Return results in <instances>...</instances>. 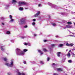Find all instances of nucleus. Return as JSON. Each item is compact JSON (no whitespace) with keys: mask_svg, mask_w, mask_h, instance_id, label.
Here are the masks:
<instances>
[{"mask_svg":"<svg viewBox=\"0 0 75 75\" xmlns=\"http://www.w3.org/2000/svg\"><path fill=\"white\" fill-rule=\"evenodd\" d=\"M16 50L18 52L17 54H18L19 55H24V52H21V50L17 48ZM20 52H21L20 53Z\"/></svg>","mask_w":75,"mask_h":75,"instance_id":"nucleus-1","label":"nucleus"},{"mask_svg":"<svg viewBox=\"0 0 75 75\" xmlns=\"http://www.w3.org/2000/svg\"><path fill=\"white\" fill-rule=\"evenodd\" d=\"M5 65H6V66L9 67H13V62H11V64L8 63H6L5 64Z\"/></svg>","mask_w":75,"mask_h":75,"instance_id":"nucleus-2","label":"nucleus"},{"mask_svg":"<svg viewBox=\"0 0 75 75\" xmlns=\"http://www.w3.org/2000/svg\"><path fill=\"white\" fill-rule=\"evenodd\" d=\"M19 6H21V4L22 5H26L27 4V3L24 1L19 2Z\"/></svg>","mask_w":75,"mask_h":75,"instance_id":"nucleus-3","label":"nucleus"},{"mask_svg":"<svg viewBox=\"0 0 75 75\" xmlns=\"http://www.w3.org/2000/svg\"><path fill=\"white\" fill-rule=\"evenodd\" d=\"M20 21L21 22L22 24H25V19L23 18H22L20 20Z\"/></svg>","mask_w":75,"mask_h":75,"instance_id":"nucleus-4","label":"nucleus"},{"mask_svg":"<svg viewBox=\"0 0 75 75\" xmlns=\"http://www.w3.org/2000/svg\"><path fill=\"white\" fill-rule=\"evenodd\" d=\"M74 44L73 43H70V44H68V43H67L66 44V46H68L69 47V46H71V47H72L73 45H74Z\"/></svg>","mask_w":75,"mask_h":75,"instance_id":"nucleus-5","label":"nucleus"},{"mask_svg":"<svg viewBox=\"0 0 75 75\" xmlns=\"http://www.w3.org/2000/svg\"><path fill=\"white\" fill-rule=\"evenodd\" d=\"M40 14V11H38L36 14L34 16V17H37L39 16Z\"/></svg>","mask_w":75,"mask_h":75,"instance_id":"nucleus-6","label":"nucleus"},{"mask_svg":"<svg viewBox=\"0 0 75 75\" xmlns=\"http://www.w3.org/2000/svg\"><path fill=\"white\" fill-rule=\"evenodd\" d=\"M12 4H16L15 3H17V2L16 1V0H12Z\"/></svg>","mask_w":75,"mask_h":75,"instance_id":"nucleus-7","label":"nucleus"},{"mask_svg":"<svg viewBox=\"0 0 75 75\" xmlns=\"http://www.w3.org/2000/svg\"><path fill=\"white\" fill-rule=\"evenodd\" d=\"M57 70L59 72L60 71H62V69L61 68L57 69Z\"/></svg>","mask_w":75,"mask_h":75,"instance_id":"nucleus-8","label":"nucleus"},{"mask_svg":"<svg viewBox=\"0 0 75 75\" xmlns=\"http://www.w3.org/2000/svg\"><path fill=\"white\" fill-rule=\"evenodd\" d=\"M67 57L68 58H69L70 57H71V54H70V53L69 52H68L67 54Z\"/></svg>","mask_w":75,"mask_h":75,"instance_id":"nucleus-9","label":"nucleus"},{"mask_svg":"<svg viewBox=\"0 0 75 75\" xmlns=\"http://www.w3.org/2000/svg\"><path fill=\"white\" fill-rule=\"evenodd\" d=\"M61 54V52H58L57 54L58 57H60V54Z\"/></svg>","mask_w":75,"mask_h":75,"instance_id":"nucleus-10","label":"nucleus"},{"mask_svg":"<svg viewBox=\"0 0 75 75\" xmlns=\"http://www.w3.org/2000/svg\"><path fill=\"white\" fill-rule=\"evenodd\" d=\"M43 51H44V52H48V50L45 48L43 49Z\"/></svg>","mask_w":75,"mask_h":75,"instance_id":"nucleus-11","label":"nucleus"},{"mask_svg":"<svg viewBox=\"0 0 75 75\" xmlns=\"http://www.w3.org/2000/svg\"><path fill=\"white\" fill-rule=\"evenodd\" d=\"M38 52H40V53H41V54H43V52H42V51L40 50H38Z\"/></svg>","mask_w":75,"mask_h":75,"instance_id":"nucleus-12","label":"nucleus"},{"mask_svg":"<svg viewBox=\"0 0 75 75\" xmlns=\"http://www.w3.org/2000/svg\"><path fill=\"white\" fill-rule=\"evenodd\" d=\"M68 62L69 63H72V61L71 60H68Z\"/></svg>","mask_w":75,"mask_h":75,"instance_id":"nucleus-13","label":"nucleus"},{"mask_svg":"<svg viewBox=\"0 0 75 75\" xmlns=\"http://www.w3.org/2000/svg\"><path fill=\"white\" fill-rule=\"evenodd\" d=\"M6 34H10V32L9 31H7L6 32Z\"/></svg>","mask_w":75,"mask_h":75,"instance_id":"nucleus-14","label":"nucleus"},{"mask_svg":"<svg viewBox=\"0 0 75 75\" xmlns=\"http://www.w3.org/2000/svg\"><path fill=\"white\" fill-rule=\"evenodd\" d=\"M67 23L68 24H72L71 22H68Z\"/></svg>","mask_w":75,"mask_h":75,"instance_id":"nucleus-15","label":"nucleus"},{"mask_svg":"<svg viewBox=\"0 0 75 75\" xmlns=\"http://www.w3.org/2000/svg\"><path fill=\"white\" fill-rule=\"evenodd\" d=\"M23 8L20 7L19 8V10H23Z\"/></svg>","mask_w":75,"mask_h":75,"instance_id":"nucleus-16","label":"nucleus"},{"mask_svg":"<svg viewBox=\"0 0 75 75\" xmlns=\"http://www.w3.org/2000/svg\"><path fill=\"white\" fill-rule=\"evenodd\" d=\"M23 51H24V52H27V51H28V50L24 49L23 50Z\"/></svg>","mask_w":75,"mask_h":75,"instance_id":"nucleus-17","label":"nucleus"},{"mask_svg":"<svg viewBox=\"0 0 75 75\" xmlns=\"http://www.w3.org/2000/svg\"><path fill=\"white\" fill-rule=\"evenodd\" d=\"M72 54L73 55H72L73 57H75V54H74V53H72Z\"/></svg>","mask_w":75,"mask_h":75,"instance_id":"nucleus-18","label":"nucleus"},{"mask_svg":"<svg viewBox=\"0 0 75 75\" xmlns=\"http://www.w3.org/2000/svg\"><path fill=\"white\" fill-rule=\"evenodd\" d=\"M64 45L62 44H59V46L60 47H62V46Z\"/></svg>","mask_w":75,"mask_h":75,"instance_id":"nucleus-19","label":"nucleus"},{"mask_svg":"<svg viewBox=\"0 0 75 75\" xmlns=\"http://www.w3.org/2000/svg\"><path fill=\"white\" fill-rule=\"evenodd\" d=\"M4 61H7V59L6 58H4Z\"/></svg>","mask_w":75,"mask_h":75,"instance_id":"nucleus-20","label":"nucleus"},{"mask_svg":"<svg viewBox=\"0 0 75 75\" xmlns=\"http://www.w3.org/2000/svg\"><path fill=\"white\" fill-rule=\"evenodd\" d=\"M40 63L42 64H44V62L42 61H40Z\"/></svg>","mask_w":75,"mask_h":75,"instance_id":"nucleus-21","label":"nucleus"},{"mask_svg":"<svg viewBox=\"0 0 75 75\" xmlns=\"http://www.w3.org/2000/svg\"><path fill=\"white\" fill-rule=\"evenodd\" d=\"M1 50L2 51H3L4 49L3 48V47L2 46L1 47Z\"/></svg>","mask_w":75,"mask_h":75,"instance_id":"nucleus-22","label":"nucleus"},{"mask_svg":"<svg viewBox=\"0 0 75 75\" xmlns=\"http://www.w3.org/2000/svg\"><path fill=\"white\" fill-rule=\"evenodd\" d=\"M32 24L33 25H34L35 24V22H33L32 23Z\"/></svg>","mask_w":75,"mask_h":75,"instance_id":"nucleus-23","label":"nucleus"},{"mask_svg":"<svg viewBox=\"0 0 75 75\" xmlns=\"http://www.w3.org/2000/svg\"><path fill=\"white\" fill-rule=\"evenodd\" d=\"M50 57H47V61H50Z\"/></svg>","mask_w":75,"mask_h":75,"instance_id":"nucleus-24","label":"nucleus"},{"mask_svg":"<svg viewBox=\"0 0 75 75\" xmlns=\"http://www.w3.org/2000/svg\"><path fill=\"white\" fill-rule=\"evenodd\" d=\"M9 17L10 19H12V16L11 15H10Z\"/></svg>","mask_w":75,"mask_h":75,"instance_id":"nucleus-25","label":"nucleus"},{"mask_svg":"<svg viewBox=\"0 0 75 75\" xmlns=\"http://www.w3.org/2000/svg\"><path fill=\"white\" fill-rule=\"evenodd\" d=\"M1 20H4V18H3V17H1Z\"/></svg>","mask_w":75,"mask_h":75,"instance_id":"nucleus-26","label":"nucleus"},{"mask_svg":"<svg viewBox=\"0 0 75 75\" xmlns=\"http://www.w3.org/2000/svg\"><path fill=\"white\" fill-rule=\"evenodd\" d=\"M14 21V19H11L10 21L12 22V21Z\"/></svg>","mask_w":75,"mask_h":75,"instance_id":"nucleus-27","label":"nucleus"},{"mask_svg":"<svg viewBox=\"0 0 75 75\" xmlns=\"http://www.w3.org/2000/svg\"><path fill=\"white\" fill-rule=\"evenodd\" d=\"M69 25H66V27L67 28H69Z\"/></svg>","mask_w":75,"mask_h":75,"instance_id":"nucleus-28","label":"nucleus"},{"mask_svg":"<svg viewBox=\"0 0 75 75\" xmlns=\"http://www.w3.org/2000/svg\"><path fill=\"white\" fill-rule=\"evenodd\" d=\"M55 45L54 44H52V45H51L52 47H54V46H55Z\"/></svg>","mask_w":75,"mask_h":75,"instance_id":"nucleus-29","label":"nucleus"},{"mask_svg":"<svg viewBox=\"0 0 75 75\" xmlns=\"http://www.w3.org/2000/svg\"><path fill=\"white\" fill-rule=\"evenodd\" d=\"M21 38L22 39H24L25 38V37H21Z\"/></svg>","mask_w":75,"mask_h":75,"instance_id":"nucleus-30","label":"nucleus"},{"mask_svg":"<svg viewBox=\"0 0 75 75\" xmlns=\"http://www.w3.org/2000/svg\"><path fill=\"white\" fill-rule=\"evenodd\" d=\"M52 24L53 26L55 25V23H52Z\"/></svg>","mask_w":75,"mask_h":75,"instance_id":"nucleus-31","label":"nucleus"},{"mask_svg":"<svg viewBox=\"0 0 75 75\" xmlns=\"http://www.w3.org/2000/svg\"><path fill=\"white\" fill-rule=\"evenodd\" d=\"M47 40H44V42H47Z\"/></svg>","mask_w":75,"mask_h":75,"instance_id":"nucleus-32","label":"nucleus"},{"mask_svg":"<svg viewBox=\"0 0 75 75\" xmlns=\"http://www.w3.org/2000/svg\"><path fill=\"white\" fill-rule=\"evenodd\" d=\"M24 45H27V43L25 42L24 43Z\"/></svg>","mask_w":75,"mask_h":75,"instance_id":"nucleus-33","label":"nucleus"},{"mask_svg":"<svg viewBox=\"0 0 75 75\" xmlns=\"http://www.w3.org/2000/svg\"><path fill=\"white\" fill-rule=\"evenodd\" d=\"M27 45H29L30 46V43H27Z\"/></svg>","mask_w":75,"mask_h":75,"instance_id":"nucleus-34","label":"nucleus"},{"mask_svg":"<svg viewBox=\"0 0 75 75\" xmlns=\"http://www.w3.org/2000/svg\"><path fill=\"white\" fill-rule=\"evenodd\" d=\"M36 21V20L35 19H34L33 20V21Z\"/></svg>","mask_w":75,"mask_h":75,"instance_id":"nucleus-35","label":"nucleus"},{"mask_svg":"<svg viewBox=\"0 0 75 75\" xmlns=\"http://www.w3.org/2000/svg\"><path fill=\"white\" fill-rule=\"evenodd\" d=\"M27 25H26L24 27V28H27Z\"/></svg>","mask_w":75,"mask_h":75,"instance_id":"nucleus-36","label":"nucleus"},{"mask_svg":"<svg viewBox=\"0 0 75 75\" xmlns=\"http://www.w3.org/2000/svg\"><path fill=\"white\" fill-rule=\"evenodd\" d=\"M53 75H58V74L56 73H54L53 74Z\"/></svg>","mask_w":75,"mask_h":75,"instance_id":"nucleus-37","label":"nucleus"},{"mask_svg":"<svg viewBox=\"0 0 75 75\" xmlns=\"http://www.w3.org/2000/svg\"><path fill=\"white\" fill-rule=\"evenodd\" d=\"M53 75H58V74L56 73H54L53 74Z\"/></svg>","mask_w":75,"mask_h":75,"instance_id":"nucleus-38","label":"nucleus"},{"mask_svg":"<svg viewBox=\"0 0 75 75\" xmlns=\"http://www.w3.org/2000/svg\"><path fill=\"white\" fill-rule=\"evenodd\" d=\"M53 75H58V74L56 73H54L53 74Z\"/></svg>","mask_w":75,"mask_h":75,"instance_id":"nucleus-39","label":"nucleus"},{"mask_svg":"<svg viewBox=\"0 0 75 75\" xmlns=\"http://www.w3.org/2000/svg\"><path fill=\"white\" fill-rule=\"evenodd\" d=\"M69 28H72V26H69Z\"/></svg>","mask_w":75,"mask_h":75,"instance_id":"nucleus-40","label":"nucleus"},{"mask_svg":"<svg viewBox=\"0 0 75 75\" xmlns=\"http://www.w3.org/2000/svg\"><path fill=\"white\" fill-rule=\"evenodd\" d=\"M7 74L8 75H11V74L10 73H7Z\"/></svg>","mask_w":75,"mask_h":75,"instance_id":"nucleus-41","label":"nucleus"},{"mask_svg":"<svg viewBox=\"0 0 75 75\" xmlns=\"http://www.w3.org/2000/svg\"><path fill=\"white\" fill-rule=\"evenodd\" d=\"M34 36H35V37H36V36H37V35L35 34H34Z\"/></svg>","mask_w":75,"mask_h":75,"instance_id":"nucleus-42","label":"nucleus"},{"mask_svg":"<svg viewBox=\"0 0 75 75\" xmlns=\"http://www.w3.org/2000/svg\"><path fill=\"white\" fill-rule=\"evenodd\" d=\"M23 63H24V64H26V62H25V61L23 62Z\"/></svg>","mask_w":75,"mask_h":75,"instance_id":"nucleus-43","label":"nucleus"},{"mask_svg":"<svg viewBox=\"0 0 75 75\" xmlns=\"http://www.w3.org/2000/svg\"><path fill=\"white\" fill-rule=\"evenodd\" d=\"M41 17H39V19H41Z\"/></svg>","mask_w":75,"mask_h":75,"instance_id":"nucleus-44","label":"nucleus"},{"mask_svg":"<svg viewBox=\"0 0 75 75\" xmlns=\"http://www.w3.org/2000/svg\"><path fill=\"white\" fill-rule=\"evenodd\" d=\"M52 65H55V64L54 63H53L52 64Z\"/></svg>","mask_w":75,"mask_h":75,"instance_id":"nucleus-45","label":"nucleus"},{"mask_svg":"<svg viewBox=\"0 0 75 75\" xmlns=\"http://www.w3.org/2000/svg\"><path fill=\"white\" fill-rule=\"evenodd\" d=\"M41 6V4H38V6Z\"/></svg>","mask_w":75,"mask_h":75,"instance_id":"nucleus-46","label":"nucleus"},{"mask_svg":"<svg viewBox=\"0 0 75 75\" xmlns=\"http://www.w3.org/2000/svg\"><path fill=\"white\" fill-rule=\"evenodd\" d=\"M51 18V17L50 16H49V18Z\"/></svg>","mask_w":75,"mask_h":75,"instance_id":"nucleus-47","label":"nucleus"},{"mask_svg":"<svg viewBox=\"0 0 75 75\" xmlns=\"http://www.w3.org/2000/svg\"><path fill=\"white\" fill-rule=\"evenodd\" d=\"M2 24L3 25H4V24L3 23H2Z\"/></svg>","mask_w":75,"mask_h":75,"instance_id":"nucleus-48","label":"nucleus"},{"mask_svg":"<svg viewBox=\"0 0 75 75\" xmlns=\"http://www.w3.org/2000/svg\"><path fill=\"white\" fill-rule=\"evenodd\" d=\"M56 37L57 38V37H58V35L56 36Z\"/></svg>","mask_w":75,"mask_h":75,"instance_id":"nucleus-49","label":"nucleus"},{"mask_svg":"<svg viewBox=\"0 0 75 75\" xmlns=\"http://www.w3.org/2000/svg\"><path fill=\"white\" fill-rule=\"evenodd\" d=\"M69 52H71V50H70L69 51Z\"/></svg>","mask_w":75,"mask_h":75,"instance_id":"nucleus-50","label":"nucleus"}]
</instances>
